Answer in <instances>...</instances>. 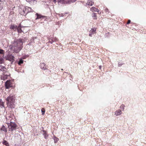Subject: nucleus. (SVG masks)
Listing matches in <instances>:
<instances>
[{"instance_id":"obj_1","label":"nucleus","mask_w":146,"mask_h":146,"mask_svg":"<svg viewBox=\"0 0 146 146\" xmlns=\"http://www.w3.org/2000/svg\"><path fill=\"white\" fill-rule=\"evenodd\" d=\"M23 41L21 39L15 40L11 48L14 52L17 53L19 52L23 47Z\"/></svg>"},{"instance_id":"obj_2","label":"nucleus","mask_w":146,"mask_h":146,"mask_svg":"<svg viewBox=\"0 0 146 146\" xmlns=\"http://www.w3.org/2000/svg\"><path fill=\"white\" fill-rule=\"evenodd\" d=\"M7 104L8 106L10 108H13L15 107L14 103L15 101V97L10 95L6 99Z\"/></svg>"},{"instance_id":"obj_3","label":"nucleus","mask_w":146,"mask_h":146,"mask_svg":"<svg viewBox=\"0 0 146 146\" xmlns=\"http://www.w3.org/2000/svg\"><path fill=\"white\" fill-rule=\"evenodd\" d=\"M20 14L22 15H25L29 12L33 11V10L29 7H26L23 8V9H20L19 10Z\"/></svg>"},{"instance_id":"obj_4","label":"nucleus","mask_w":146,"mask_h":146,"mask_svg":"<svg viewBox=\"0 0 146 146\" xmlns=\"http://www.w3.org/2000/svg\"><path fill=\"white\" fill-rule=\"evenodd\" d=\"M9 126V131H12L15 130L17 127V125L14 122H11Z\"/></svg>"},{"instance_id":"obj_5","label":"nucleus","mask_w":146,"mask_h":146,"mask_svg":"<svg viewBox=\"0 0 146 146\" xmlns=\"http://www.w3.org/2000/svg\"><path fill=\"white\" fill-rule=\"evenodd\" d=\"M75 1V0H58V2L62 4H66L70 1L73 2Z\"/></svg>"},{"instance_id":"obj_6","label":"nucleus","mask_w":146,"mask_h":146,"mask_svg":"<svg viewBox=\"0 0 146 146\" xmlns=\"http://www.w3.org/2000/svg\"><path fill=\"white\" fill-rule=\"evenodd\" d=\"M12 82L10 80H7L6 81L5 84L6 88L9 89L11 87Z\"/></svg>"},{"instance_id":"obj_7","label":"nucleus","mask_w":146,"mask_h":146,"mask_svg":"<svg viewBox=\"0 0 146 146\" xmlns=\"http://www.w3.org/2000/svg\"><path fill=\"white\" fill-rule=\"evenodd\" d=\"M14 57L13 56L11 55H8L6 57V59L7 60H9L10 61H11L14 60Z\"/></svg>"},{"instance_id":"obj_8","label":"nucleus","mask_w":146,"mask_h":146,"mask_svg":"<svg viewBox=\"0 0 146 146\" xmlns=\"http://www.w3.org/2000/svg\"><path fill=\"white\" fill-rule=\"evenodd\" d=\"M18 27L17 25H11L10 26V28L11 29L15 31L17 30Z\"/></svg>"},{"instance_id":"obj_9","label":"nucleus","mask_w":146,"mask_h":146,"mask_svg":"<svg viewBox=\"0 0 146 146\" xmlns=\"http://www.w3.org/2000/svg\"><path fill=\"white\" fill-rule=\"evenodd\" d=\"M96 28L92 29L91 30H90V33L89 34V36H92V34H94L96 33Z\"/></svg>"},{"instance_id":"obj_10","label":"nucleus","mask_w":146,"mask_h":146,"mask_svg":"<svg viewBox=\"0 0 146 146\" xmlns=\"http://www.w3.org/2000/svg\"><path fill=\"white\" fill-rule=\"evenodd\" d=\"M122 113L121 111V110H117L115 112V115L116 116L120 115Z\"/></svg>"},{"instance_id":"obj_11","label":"nucleus","mask_w":146,"mask_h":146,"mask_svg":"<svg viewBox=\"0 0 146 146\" xmlns=\"http://www.w3.org/2000/svg\"><path fill=\"white\" fill-rule=\"evenodd\" d=\"M94 3L93 1L91 0H88L86 3V4L88 5L92 6Z\"/></svg>"},{"instance_id":"obj_12","label":"nucleus","mask_w":146,"mask_h":146,"mask_svg":"<svg viewBox=\"0 0 146 146\" xmlns=\"http://www.w3.org/2000/svg\"><path fill=\"white\" fill-rule=\"evenodd\" d=\"M91 11L93 12V11H97L98 12H99V10L98 9L96 8L95 7H93L90 9Z\"/></svg>"},{"instance_id":"obj_13","label":"nucleus","mask_w":146,"mask_h":146,"mask_svg":"<svg viewBox=\"0 0 146 146\" xmlns=\"http://www.w3.org/2000/svg\"><path fill=\"white\" fill-rule=\"evenodd\" d=\"M6 68L5 66L2 65L0 66V71H5Z\"/></svg>"},{"instance_id":"obj_14","label":"nucleus","mask_w":146,"mask_h":146,"mask_svg":"<svg viewBox=\"0 0 146 146\" xmlns=\"http://www.w3.org/2000/svg\"><path fill=\"white\" fill-rule=\"evenodd\" d=\"M40 66L42 69L45 70L46 69V67L45 66V64L44 63H41Z\"/></svg>"},{"instance_id":"obj_15","label":"nucleus","mask_w":146,"mask_h":146,"mask_svg":"<svg viewBox=\"0 0 146 146\" xmlns=\"http://www.w3.org/2000/svg\"><path fill=\"white\" fill-rule=\"evenodd\" d=\"M44 133L43 135H44V137L45 139H46L48 137V135L46 133V131H43Z\"/></svg>"},{"instance_id":"obj_16","label":"nucleus","mask_w":146,"mask_h":146,"mask_svg":"<svg viewBox=\"0 0 146 146\" xmlns=\"http://www.w3.org/2000/svg\"><path fill=\"white\" fill-rule=\"evenodd\" d=\"M26 1L29 3L31 4H32L34 3L35 0H26Z\"/></svg>"},{"instance_id":"obj_17","label":"nucleus","mask_w":146,"mask_h":146,"mask_svg":"<svg viewBox=\"0 0 146 146\" xmlns=\"http://www.w3.org/2000/svg\"><path fill=\"white\" fill-rule=\"evenodd\" d=\"M17 30L18 33H21L22 32V30L20 28V25H19L18 27V28L17 29Z\"/></svg>"},{"instance_id":"obj_18","label":"nucleus","mask_w":146,"mask_h":146,"mask_svg":"<svg viewBox=\"0 0 146 146\" xmlns=\"http://www.w3.org/2000/svg\"><path fill=\"white\" fill-rule=\"evenodd\" d=\"M36 14L37 16V17L36 18V19H40L41 17H43L41 15H39L38 13H36Z\"/></svg>"},{"instance_id":"obj_19","label":"nucleus","mask_w":146,"mask_h":146,"mask_svg":"<svg viewBox=\"0 0 146 146\" xmlns=\"http://www.w3.org/2000/svg\"><path fill=\"white\" fill-rule=\"evenodd\" d=\"M1 130L2 131H5V132H7V130L6 128H5V126L3 125L2 127Z\"/></svg>"},{"instance_id":"obj_20","label":"nucleus","mask_w":146,"mask_h":146,"mask_svg":"<svg viewBox=\"0 0 146 146\" xmlns=\"http://www.w3.org/2000/svg\"><path fill=\"white\" fill-rule=\"evenodd\" d=\"M3 143L7 146H9V144L6 141L4 140Z\"/></svg>"},{"instance_id":"obj_21","label":"nucleus","mask_w":146,"mask_h":146,"mask_svg":"<svg viewBox=\"0 0 146 146\" xmlns=\"http://www.w3.org/2000/svg\"><path fill=\"white\" fill-rule=\"evenodd\" d=\"M5 2H4V3H1V4H0V10H1L3 8V4H4L5 3Z\"/></svg>"},{"instance_id":"obj_22","label":"nucleus","mask_w":146,"mask_h":146,"mask_svg":"<svg viewBox=\"0 0 146 146\" xmlns=\"http://www.w3.org/2000/svg\"><path fill=\"white\" fill-rule=\"evenodd\" d=\"M23 60L22 59H20L18 62V64L19 65H20L21 64H23Z\"/></svg>"},{"instance_id":"obj_23","label":"nucleus","mask_w":146,"mask_h":146,"mask_svg":"<svg viewBox=\"0 0 146 146\" xmlns=\"http://www.w3.org/2000/svg\"><path fill=\"white\" fill-rule=\"evenodd\" d=\"M92 17H95V18H94V19H97V18H96V13H93L92 14Z\"/></svg>"},{"instance_id":"obj_24","label":"nucleus","mask_w":146,"mask_h":146,"mask_svg":"<svg viewBox=\"0 0 146 146\" xmlns=\"http://www.w3.org/2000/svg\"><path fill=\"white\" fill-rule=\"evenodd\" d=\"M4 60L3 58H0V63L1 64L4 63Z\"/></svg>"},{"instance_id":"obj_25","label":"nucleus","mask_w":146,"mask_h":146,"mask_svg":"<svg viewBox=\"0 0 146 146\" xmlns=\"http://www.w3.org/2000/svg\"><path fill=\"white\" fill-rule=\"evenodd\" d=\"M54 140L55 143H56V142H57L59 140L58 138H57L56 137H54Z\"/></svg>"},{"instance_id":"obj_26","label":"nucleus","mask_w":146,"mask_h":146,"mask_svg":"<svg viewBox=\"0 0 146 146\" xmlns=\"http://www.w3.org/2000/svg\"><path fill=\"white\" fill-rule=\"evenodd\" d=\"M125 107V106L123 105H121L120 107V108L121 109V110H124V107Z\"/></svg>"},{"instance_id":"obj_27","label":"nucleus","mask_w":146,"mask_h":146,"mask_svg":"<svg viewBox=\"0 0 146 146\" xmlns=\"http://www.w3.org/2000/svg\"><path fill=\"white\" fill-rule=\"evenodd\" d=\"M41 111L42 113V115H43L45 113V110L44 108H42L41 110Z\"/></svg>"},{"instance_id":"obj_28","label":"nucleus","mask_w":146,"mask_h":146,"mask_svg":"<svg viewBox=\"0 0 146 146\" xmlns=\"http://www.w3.org/2000/svg\"><path fill=\"white\" fill-rule=\"evenodd\" d=\"M0 107L1 108L4 107L3 103H2L1 104H0Z\"/></svg>"},{"instance_id":"obj_29","label":"nucleus","mask_w":146,"mask_h":146,"mask_svg":"<svg viewBox=\"0 0 146 146\" xmlns=\"http://www.w3.org/2000/svg\"><path fill=\"white\" fill-rule=\"evenodd\" d=\"M1 2L2 3L5 2V4H6V2H5V0H0V4H1Z\"/></svg>"},{"instance_id":"obj_30","label":"nucleus","mask_w":146,"mask_h":146,"mask_svg":"<svg viewBox=\"0 0 146 146\" xmlns=\"http://www.w3.org/2000/svg\"><path fill=\"white\" fill-rule=\"evenodd\" d=\"M4 52V51L2 49H0V54H3Z\"/></svg>"},{"instance_id":"obj_31","label":"nucleus","mask_w":146,"mask_h":146,"mask_svg":"<svg viewBox=\"0 0 146 146\" xmlns=\"http://www.w3.org/2000/svg\"><path fill=\"white\" fill-rule=\"evenodd\" d=\"M54 42V41L52 40H49V42L50 43L52 44Z\"/></svg>"},{"instance_id":"obj_32","label":"nucleus","mask_w":146,"mask_h":146,"mask_svg":"<svg viewBox=\"0 0 146 146\" xmlns=\"http://www.w3.org/2000/svg\"><path fill=\"white\" fill-rule=\"evenodd\" d=\"M52 1L54 3H56V0H50Z\"/></svg>"},{"instance_id":"obj_33","label":"nucleus","mask_w":146,"mask_h":146,"mask_svg":"<svg viewBox=\"0 0 146 146\" xmlns=\"http://www.w3.org/2000/svg\"><path fill=\"white\" fill-rule=\"evenodd\" d=\"M7 77V76H4L3 77V80H4L5 78Z\"/></svg>"},{"instance_id":"obj_34","label":"nucleus","mask_w":146,"mask_h":146,"mask_svg":"<svg viewBox=\"0 0 146 146\" xmlns=\"http://www.w3.org/2000/svg\"><path fill=\"white\" fill-rule=\"evenodd\" d=\"M130 23V20H129L128 21L127 24H129Z\"/></svg>"},{"instance_id":"obj_35","label":"nucleus","mask_w":146,"mask_h":146,"mask_svg":"<svg viewBox=\"0 0 146 146\" xmlns=\"http://www.w3.org/2000/svg\"><path fill=\"white\" fill-rule=\"evenodd\" d=\"M105 11L106 12H108V9H106Z\"/></svg>"},{"instance_id":"obj_36","label":"nucleus","mask_w":146,"mask_h":146,"mask_svg":"<svg viewBox=\"0 0 146 146\" xmlns=\"http://www.w3.org/2000/svg\"><path fill=\"white\" fill-rule=\"evenodd\" d=\"M99 68L100 69L101 68H102V66H99Z\"/></svg>"},{"instance_id":"obj_37","label":"nucleus","mask_w":146,"mask_h":146,"mask_svg":"<svg viewBox=\"0 0 146 146\" xmlns=\"http://www.w3.org/2000/svg\"><path fill=\"white\" fill-rule=\"evenodd\" d=\"M121 66V64H118V66Z\"/></svg>"},{"instance_id":"obj_38","label":"nucleus","mask_w":146,"mask_h":146,"mask_svg":"<svg viewBox=\"0 0 146 146\" xmlns=\"http://www.w3.org/2000/svg\"><path fill=\"white\" fill-rule=\"evenodd\" d=\"M1 100H0V102H1Z\"/></svg>"},{"instance_id":"obj_39","label":"nucleus","mask_w":146,"mask_h":146,"mask_svg":"<svg viewBox=\"0 0 146 146\" xmlns=\"http://www.w3.org/2000/svg\"><path fill=\"white\" fill-rule=\"evenodd\" d=\"M62 15H61V16H62Z\"/></svg>"}]
</instances>
